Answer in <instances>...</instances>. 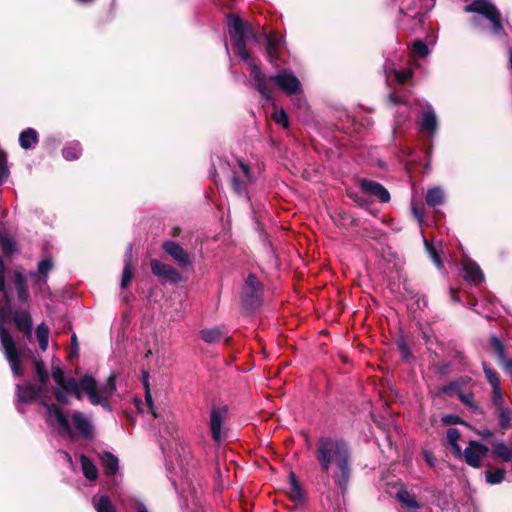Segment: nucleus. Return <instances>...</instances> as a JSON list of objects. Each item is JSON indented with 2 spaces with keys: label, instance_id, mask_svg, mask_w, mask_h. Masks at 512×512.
<instances>
[{
  "label": "nucleus",
  "instance_id": "4468645a",
  "mask_svg": "<svg viewBox=\"0 0 512 512\" xmlns=\"http://www.w3.org/2000/svg\"><path fill=\"white\" fill-rule=\"evenodd\" d=\"M266 43H267V54L269 57V61L277 66V59L279 57V49L284 45L283 37L278 33H272L270 35H265Z\"/></svg>",
  "mask_w": 512,
  "mask_h": 512
},
{
  "label": "nucleus",
  "instance_id": "f03ea898",
  "mask_svg": "<svg viewBox=\"0 0 512 512\" xmlns=\"http://www.w3.org/2000/svg\"><path fill=\"white\" fill-rule=\"evenodd\" d=\"M316 458L321 470L344 490L351 476V452L347 443L341 439L322 437L317 443Z\"/></svg>",
  "mask_w": 512,
  "mask_h": 512
},
{
  "label": "nucleus",
  "instance_id": "e433bc0d",
  "mask_svg": "<svg viewBox=\"0 0 512 512\" xmlns=\"http://www.w3.org/2000/svg\"><path fill=\"white\" fill-rule=\"evenodd\" d=\"M10 171L7 165V155L0 151V185L7 181Z\"/></svg>",
  "mask_w": 512,
  "mask_h": 512
},
{
  "label": "nucleus",
  "instance_id": "b1692460",
  "mask_svg": "<svg viewBox=\"0 0 512 512\" xmlns=\"http://www.w3.org/2000/svg\"><path fill=\"white\" fill-rule=\"evenodd\" d=\"M38 142L37 131L33 128H27L19 136V144L23 149H30Z\"/></svg>",
  "mask_w": 512,
  "mask_h": 512
},
{
  "label": "nucleus",
  "instance_id": "cd10ccee",
  "mask_svg": "<svg viewBox=\"0 0 512 512\" xmlns=\"http://www.w3.org/2000/svg\"><path fill=\"white\" fill-rule=\"evenodd\" d=\"M101 463L107 475H114L118 470V459L109 452H104L101 455Z\"/></svg>",
  "mask_w": 512,
  "mask_h": 512
},
{
  "label": "nucleus",
  "instance_id": "ddd939ff",
  "mask_svg": "<svg viewBox=\"0 0 512 512\" xmlns=\"http://www.w3.org/2000/svg\"><path fill=\"white\" fill-rule=\"evenodd\" d=\"M260 293L261 285L258 279L253 275H249L243 287V302L249 306H252L258 300Z\"/></svg>",
  "mask_w": 512,
  "mask_h": 512
},
{
  "label": "nucleus",
  "instance_id": "f8f14e48",
  "mask_svg": "<svg viewBox=\"0 0 512 512\" xmlns=\"http://www.w3.org/2000/svg\"><path fill=\"white\" fill-rule=\"evenodd\" d=\"M227 411L225 408H212L210 412V431L215 441H221L226 433L222 430V424L225 420Z\"/></svg>",
  "mask_w": 512,
  "mask_h": 512
},
{
  "label": "nucleus",
  "instance_id": "864d4df0",
  "mask_svg": "<svg viewBox=\"0 0 512 512\" xmlns=\"http://www.w3.org/2000/svg\"><path fill=\"white\" fill-rule=\"evenodd\" d=\"M61 454L69 462V464L72 465V458H71V456L68 453H66V452H61Z\"/></svg>",
  "mask_w": 512,
  "mask_h": 512
},
{
  "label": "nucleus",
  "instance_id": "bf43d9fd",
  "mask_svg": "<svg viewBox=\"0 0 512 512\" xmlns=\"http://www.w3.org/2000/svg\"><path fill=\"white\" fill-rule=\"evenodd\" d=\"M509 63H510V67L512 69V51L510 52Z\"/></svg>",
  "mask_w": 512,
  "mask_h": 512
},
{
  "label": "nucleus",
  "instance_id": "1a4fd4ad",
  "mask_svg": "<svg viewBox=\"0 0 512 512\" xmlns=\"http://www.w3.org/2000/svg\"><path fill=\"white\" fill-rule=\"evenodd\" d=\"M279 89L288 95L297 94L301 92L302 85L300 80L290 70H282L270 77Z\"/></svg>",
  "mask_w": 512,
  "mask_h": 512
},
{
  "label": "nucleus",
  "instance_id": "412c9836",
  "mask_svg": "<svg viewBox=\"0 0 512 512\" xmlns=\"http://www.w3.org/2000/svg\"><path fill=\"white\" fill-rule=\"evenodd\" d=\"M132 248L131 246L128 248L126 254H125V258H124V268H123V273H122V278H121V287L122 288H126L132 278H133V270H132Z\"/></svg>",
  "mask_w": 512,
  "mask_h": 512
},
{
  "label": "nucleus",
  "instance_id": "6e6552de",
  "mask_svg": "<svg viewBox=\"0 0 512 512\" xmlns=\"http://www.w3.org/2000/svg\"><path fill=\"white\" fill-rule=\"evenodd\" d=\"M232 188L238 195H246L247 185L254 181L249 166L242 160H236L232 166Z\"/></svg>",
  "mask_w": 512,
  "mask_h": 512
},
{
  "label": "nucleus",
  "instance_id": "72a5a7b5",
  "mask_svg": "<svg viewBox=\"0 0 512 512\" xmlns=\"http://www.w3.org/2000/svg\"><path fill=\"white\" fill-rule=\"evenodd\" d=\"M36 337L41 350L45 351L48 347L49 340V328L45 323L38 325L36 330Z\"/></svg>",
  "mask_w": 512,
  "mask_h": 512
},
{
  "label": "nucleus",
  "instance_id": "a211bd4d",
  "mask_svg": "<svg viewBox=\"0 0 512 512\" xmlns=\"http://www.w3.org/2000/svg\"><path fill=\"white\" fill-rule=\"evenodd\" d=\"M483 370L489 384L492 387L493 400L495 403L499 404L502 400L501 382L499 375L485 363L483 364Z\"/></svg>",
  "mask_w": 512,
  "mask_h": 512
},
{
  "label": "nucleus",
  "instance_id": "423d86ee",
  "mask_svg": "<svg viewBox=\"0 0 512 512\" xmlns=\"http://www.w3.org/2000/svg\"><path fill=\"white\" fill-rule=\"evenodd\" d=\"M34 366L36 377L38 378L41 386L39 388H36L32 384H25L22 386L17 385V397L20 402H32L36 400L38 397H40L42 391L46 390L49 376L47 371L45 370L44 364L42 361L35 359Z\"/></svg>",
  "mask_w": 512,
  "mask_h": 512
},
{
  "label": "nucleus",
  "instance_id": "a19ab883",
  "mask_svg": "<svg viewBox=\"0 0 512 512\" xmlns=\"http://www.w3.org/2000/svg\"><path fill=\"white\" fill-rule=\"evenodd\" d=\"M425 245L428 251V254L432 258L434 264L440 269L442 268L443 264L441 262V259L439 257V254L437 253L436 249L430 245L427 241H425Z\"/></svg>",
  "mask_w": 512,
  "mask_h": 512
},
{
  "label": "nucleus",
  "instance_id": "4d7b16f0",
  "mask_svg": "<svg viewBox=\"0 0 512 512\" xmlns=\"http://www.w3.org/2000/svg\"><path fill=\"white\" fill-rule=\"evenodd\" d=\"M72 343H73L74 347L76 348V346H77V339H76L75 335L72 336Z\"/></svg>",
  "mask_w": 512,
  "mask_h": 512
},
{
  "label": "nucleus",
  "instance_id": "5fc2aeb1",
  "mask_svg": "<svg viewBox=\"0 0 512 512\" xmlns=\"http://www.w3.org/2000/svg\"><path fill=\"white\" fill-rule=\"evenodd\" d=\"M504 369L507 371L512 370V360H509L507 363H505Z\"/></svg>",
  "mask_w": 512,
  "mask_h": 512
},
{
  "label": "nucleus",
  "instance_id": "c9c22d12",
  "mask_svg": "<svg viewBox=\"0 0 512 512\" xmlns=\"http://www.w3.org/2000/svg\"><path fill=\"white\" fill-rule=\"evenodd\" d=\"M14 278H15V283L17 285L18 297L22 302H24L27 300L28 292H27V289L25 286L23 276L20 272H16L14 275Z\"/></svg>",
  "mask_w": 512,
  "mask_h": 512
},
{
  "label": "nucleus",
  "instance_id": "5701e85b",
  "mask_svg": "<svg viewBox=\"0 0 512 512\" xmlns=\"http://www.w3.org/2000/svg\"><path fill=\"white\" fill-rule=\"evenodd\" d=\"M92 504L97 512H117L110 498L106 495H95Z\"/></svg>",
  "mask_w": 512,
  "mask_h": 512
},
{
  "label": "nucleus",
  "instance_id": "9d476101",
  "mask_svg": "<svg viewBox=\"0 0 512 512\" xmlns=\"http://www.w3.org/2000/svg\"><path fill=\"white\" fill-rule=\"evenodd\" d=\"M488 451L489 449L486 445L471 440L464 451H462V458H464L469 466L479 468L483 457L487 455Z\"/></svg>",
  "mask_w": 512,
  "mask_h": 512
},
{
  "label": "nucleus",
  "instance_id": "4c0bfd02",
  "mask_svg": "<svg viewBox=\"0 0 512 512\" xmlns=\"http://www.w3.org/2000/svg\"><path fill=\"white\" fill-rule=\"evenodd\" d=\"M505 478V470L497 469L495 471L486 472V480L490 484L501 483Z\"/></svg>",
  "mask_w": 512,
  "mask_h": 512
},
{
  "label": "nucleus",
  "instance_id": "79ce46f5",
  "mask_svg": "<svg viewBox=\"0 0 512 512\" xmlns=\"http://www.w3.org/2000/svg\"><path fill=\"white\" fill-rule=\"evenodd\" d=\"M0 243L5 253L10 254L13 252L14 242L12 239L0 234Z\"/></svg>",
  "mask_w": 512,
  "mask_h": 512
},
{
  "label": "nucleus",
  "instance_id": "9b49d317",
  "mask_svg": "<svg viewBox=\"0 0 512 512\" xmlns=\"http://www.w3.org/2000/svg\"><path fill=\"white\" fill-rule=\"evenodd\" d=\"M150 266L153 274L161 281L178 283L182 279L181 274L176 269L156 259L151 261Z\"/></svg>",
  "mask_w": 512,
  "mask_h": 512
},
{
  "label": "nucleus",
  "instance_id": "7ed1b4c3",
  "mask_svg": "<svg viewBox=\"0 0 512 512\" xmlns=\"http://www.w3.org/2000/svg\"><path fill=\"white\" fill-rule=\"evenodd\" d=\"M248 25L238 16L231 15L228 18V32L231 38L233 52L248 64L250 75L255 82L256 89L266 100H272V92L267 85V78L259 66L251 59L246 49V36Z\"/></svg>",
  "mask_w": 512,
  "mask_h": 512
},
{
  "label": "nucleus",
  "instance_id": "c85d7f7f",
  "mask_svg": "<svg viewBox=\"0 0 512 512\" xmlns=\"http://www.w3.org/2000/svg\"><path fill=\"white\" fill-rule=\"evenodd\" d=\"M385 73L389 78L393 75L397 82L404 83L408 81L412 77V71L410 69H405L403 71H398L393 65L386 64L385 65Z\"/></svg>",
  "mask_w": 512,
  "mask_h": 512
},
{
  "label": "nucleus",
  "instance_id": "bb28decb",
  "mask_svg": "<svg viewBox=\"0 0 512 512\" xmlns=\"http://www.w3.org/2000/svg\"><path fill=\"white\" fill-rule=\"evenodd\" d=\"M80 462L84 476L90 481H95L98 477V470L93 462L85 455L80 456Z\"/></svg>",
  "mask_w": 512,
  "mask_h": 512
},
{
  "label": "nucleus",
  "instance_id": "6e6d98bb",
  "mask_svg": "<svg viewBox=\"0 0 512 512\" xmlns=\"http://www.w3.org/2000/svg\"><path fill=\"white\" fill-rule=\"evenodd\" d=\"M470 399H471V396H462L461 397V400L466 403V404H470Z\"/></svg>",
  "mask_w": 512,
  "mask_h": 512
},
{
  "label": "nucleus",
  "instance_id": "7c9ffc66",
  "mask_svg": "<svg viewBox=\"0 0 512 512\" xmlns=\"http://www.w3.org/2000/svg\"><path fill=\"white\" fill-rule=\"evenodd\" d=\"M82 153V148L79 142H70L62 150L63 157L68 160H75L79 158Z\"/></svg>",
  "mask_w": 512,
  "mask_h": 512
},
{
  "label": "nucleus",
  "instance_id": "4be33fe9",
  "mask_svg": "<svg viewBox=\"0 0 512 512\" xmlns=\"http://www.w3.org/2000/svg\"><path fill=\"white\" fill-rule=\"evenodd\" d=\"M460 436V432L455 428H449L447 431V443L454 457L459 459L462 458V449L458 444Z\"/></svg>",
  "mask_w": 512,
  "mask_h": 512
},
{
  "label": "nucleus",
  "instance_id": "58836bf2",
  "mask_svg": "<svg viewBox=\"0 0 512 512\" xmlns=\"http://www.w3.org/2000/svg\"><path fill=\"white\" fill-rule=\"evenodd\" d=\"M412 53L416 57L424 58L429 54L428 46L421 40L413 43Z\"/></svg>",
  "mask_w": 512,
  "mask_h": 512
},
{
  "label": "nucleus",
  "instance_id": "f704fd0d",
  "mask_svg": "<svg viewBox=\"0 0 512 512\" xmlns=\"http://www.w3.org/2000/svg\"><path fill=\"white\" fill-rule=\"evenodd\" d=\"M490 344H491L493 351L498 356L499 362L502 364L503 368H505V363H507L509 360L506 359L504 345L495 336L491 337Z\"/></svg>",
  "mask_w": 512,
  "mask_h": 512
},
{
  "label": "nucleus",
  "instance_id": "c03bdc74",
  "mask_svg": "<svg viewBox=\"0 0 512 512\" xmlns=\"http://www.w3.org/2000/svg\"><path fill=\"white\" fill-rule=\"evenodd\" d=\"M0 292H2L5 298H8V292L6 290L5 285V264L2 258L0 257Z\"/></svg>",
  "mask_w": 512,
  "mask_h": 512
},
{
  "label": "nucleus",
  "instance_id": "c756f323",
  "mask_svg": "<svg viewBox=\"0 0 512 512\" xmlns=\"http://www.w3.org/2000/svg\"><path fill=\"white\" fill-rule=\"evenodd\" d=\"M14 321L19 330L27 334L31 333L32 321L28 313L17 312L14 316Z\"/></svg>",
  "mask_w": 512,
  "mask_h": 512
},
{
  "label": "nucleus",
  "instance_id": "39448f33",
  "mask_svg": "<svg viewBox=\"0 0 512 512\" xmlns=\"http://www.w3.org/2000/svg\"><path fill=\"white\" fill-rule=\"evenodd\" d=\"M7 312L0 308V344L3 353L10 365L14 376L19 377L24 373L22 362L26 357V350L18 347L12 335L5 329Z\"/></svg>",
  "mask_w": 512,
  "mask_h": 512
},
{
  "label": "nucleus",
  "instance_id": "dca6fc26",
  "mask_svg": "<svg viewBox=\"0 0 512 512\" xmlns=\"http://www.w3.org/2000/svg\"><path fill=\"white\" fill-rule=\"evenodd\" d=\"M287 494L296 506L302 505L305 501L303 490L294 473H290L287 484Z\"/></svg>",
  "mask_w": 512,
  "mask_h": 512
},
{
  "label": "nucleus",
  "instance_id": "f3484780",
  "mask_svg": "<svg viewBox=\"0 0 512 512\" xmlns=\"http://www.w3.org/2000/svg\"><path fill=\"white\" fill-rule=\"evenodd\" d=\"M360 185H361V189L365 193L376 196L382 202L389 201L390 194H389L388 190L380 183L370 181V180H362Z\"/></svg>",
  "mask_w": 512,
  "mask_h": 512
},
{
  "label": "nucleus",
  "instance_id": "37998d69",
  "mask_svg": "<svg viewBox=\"0 0 512 512\" xmlns=\"http://www.w3.org/2000/svg\"><path fill=\"white\" fill-rule=\"evenodd\" d=\"M292 95L294 96L292 99L293 105L300 110L306 109L307 102H306L305 97L302 94V91L298 92L297 94H292Z\"/></svg>",
  "mask_w": 512,
  "mask_h": 512
},
{
  "label": "nucleus",
  "instance_id": "09e8293b",
  "mask_svg": "<svg viewBox=\"0 0 512 512\" xmlns=\"http://www.w3.org/2000/svg\"><path fill=\"white\" fill-rule=\"evenodd\" d=\"M146 403L149 406L151 412L156 416L155 412L153 411V400L149 391L146 393Z\"/></svg>",
  "mask_w": 512,
  "mask_h": 512
},
{
  "label": "nucleus",
  "instance_id": "603ef678",
  "mask_svg": "<svg viewBox=\"0 0 512 512\" xmlns=\"http://www.w3.org/2000/svg\"><path fill=\"white\" fill-rule=\"evenodd\" d=\"M413 212H414L415 216H416L419 220H421V218H422V212H421L419 209H417L416 207H413Z\"/></svg>",
  "mask_w": 512,
  "mask_h": 512
},
{
  "label": "nucleus",
  "instance_id": "0eeeda50",
  "mask_svg": "<svg viewBox=\"0 0 512 512\" xmlns=\"http://www.w3.org/2000/svg\"><path fill=\"white\" fill-rule=\"evenodd\" d=\"M464 11L468 13H478L485 16L492 23L493 32L496 35H500L503 32L500 12L489 0H475L466 5Z\"/></svg>",
  "mask_w": 512,
  "mask_h": 512
},
{
  "label": "nucleus",
  "instance_id": "2f4dec72",
  "mask_svg": "<svg viewBox=\"0 0 512 512\" xmlns=\"http://www.w3.org/2000/svg\"><path fill=\"white\" fill-rule=\"evenodd\" d=\"M53 263L50 259H43L38 264V272L31 273V276L37 278L38 282H45L48 273L52 270Z\"/></svg>",
  "mask_w": 512,
  "mask_h": 512
},
{
  "label": "nucleus",
  "instance_id": "a18cd8bd",
  "mask_svg": "<svg viewBox=\"0 0 512 512\" xmlns=\"http://www.w3.org/2000/svg\"><path fill=\"white\" fill-rule=\"evenodd\" d=\"M131 502L135 512H149L147 507L138 499H132Z\"/></svg>",
  "mask_w": 512,
  "mask_h": 512
},
{
  "label": "nucleus",
  "instance_id": "6ab92c4d",
  "mask_svg": "<svg viewBox=\"0 0 512 512\" xmlns=\"http://www.w3.org/2000/svg\"><path fill=\"white\" fill-rule=\"evenodd\" d=\"M463 277L474 284H479L484 280V275L480 267L471 260H465L462 265Z\"/></svg>",
  "mask_w": 512,
  "mask_h": 512
},
{
  "label": "nucleus",
  "instance_id": "a878e982",
  "mask_svg": "<svg viewBox=\"0 0 512 512\" xmlns=\"http://www.w3.org/2000/svg\"><path fill=\"white\" fill-rule=\"evenodd\" d=\"M426 203L429 206H437L444 203L445 194L444 191L440 187H432L429 188L425 195Z\"/></svg>",
  "mask_w": 512,
  "mask_h": 512
},
{
  "label": "nucleus",
  "instance_id": "20e7f679",
  "mask_svg": "<svg viewBox=\"0 0 512 512\" xmlns=\"http://www.w3.org/2000/svg\"><path fill=\"white\" fill-rule=\"evenodd\" d=\"M46 408V422L57 429L60 435L66 436L71 440L77 437L90 440L94 437V426L91 419L79 411H74L71 415V422L64 415L63 411L55 404L43 402Z\"/></svg>",
  "mask_w": 512,
  "mask_h": 512
},
{
  "label": "nucleus",
  "instance_id": "aec40b11",
  "mask_svg": "<svg viewBox=\"0 0 512 512\" xmlns=\"http://www.w3.org/2000/svg\"><path fill=\"white\" fill-rule=\"evenodd\" d=\"M420 127L431 136L436 133L438 129V122L436 114L431 107L422 113Z\"/></svg>",
  "mask_w": 512,
  "mask_h": 512
},
{
  "label": "nucleus",
  "instance_id": "ea45409f",
  "mask_svg": "<svg viewBox=\"0 0 512 512\" xmlns=\"http://www.w3.org/2000/svg\"><path fill=\"white\" fill-rule=\"evenodd\" d=\"M272 119L283 128H288L289 126L288 115L283 109L275 110L272 113Z\"/></svg>",
  "mask_w": 512,
  "mask_h": 512
},
{
  "label": "nucleus",
  "instance_id": "13d9d810",
  "mask_svg": "<svg viewBox=\"0 0 512 512\" xmlns=\"http://www.w3.org/2000/svg\"><path fill=\"white\" fill-rule=\"evenodd\" d=\"M78 2H81V3H90L92 2V0H77Z\"/></svg>",
  "mask_w": 512,
  "mask_h": 512
},
{
  "label": "nucleus",
  "instance_id": "2eb2a0df",
  "mask_svg": "<svg viewBox=\"0 0 512 512\" xmlns=\"http://www.w3.org/2000/svg\"><path fill=\"white\" fill-rule=\"evenodd\" d=\"M164 250L179 263V265L186 267L190 265V259L184 249L173 241L165 242L163 245Z\"/></svg>",
  "mask_w": 512,
  "mask_h": 512
},
{
  "label": "nucleus",
  "instance_id": "49530a36",
  "mask_svg": "<svg viewBox=\"0 0 512 512\" xmlns=\"http://www.w3.org/2000/svg\"><path fill=\"white\" fill-rule=\"evenodd\" d=\"M442 422L447 425L456 424L460 422V419L456 415H446L442 418Z\"/></svg>",
  "mask_w": 512,
  "mask_h": 512
},
{
  "label": "nucleus",
  "instance_id": "393cba45",
  "mask_svg": "<svg viewBox=\"0 0 512 512\" xmlns=\"http://www.w3.org/2000/svg\"><path fill=\"white\" fill-rule=\"evenodd\" d=\"M397 500L401 503L402 507L411 511H415L420 507L415 496L407 490H400L397 493Z\"/></svg>",
  "mask_w": 512,
  "mask_h": 512
},
{
  "label": "nucleus",
  "instance_id": "8fccbe9b",
  "mask_svg": "<svg viewBox=\"0 0 512 512\" xmlns=\"http://www.w3.org/2000/svg\"><path fill=\"white\" fill-rule=\"evenodd\" d=\"M389 101L392 102L393 104H399L402 102L401 98L396 94H390Z\"/></svg>",
  "mask_w": 512,
  "mask_h": 512
},
{
  "label": "nucleus",
  "instance_id": "3c124183",
  "mask_svg": "<svg viewBox=\"0 0 512 512\" xmlns=\"http://www.w3.org/2000/svg\"><path fill=\"white\" fill-rule=\"evenodd\" d=\"M425 459L430 466H434V458L430 454L426 453Z\"/></svg>",
  "mask_w": 512,
  "mask_h": 512
},
{
  "label": "nucleus",
  "instance_id": "de8ad7c7",
  "mask_svg": "<svg viewBox=\"0 0 512 512\" xmlns=\"http://www.w3.org/2000/svg\"><path fill=\"white\" fill-rule=\"evenodd\" d=\"M399 350L401 352V355L404 359H408L410 356V351L405 343L399 344Z\"/></svg>",
  "mask_w": 512,
  "mask_h": 512
},
{
  "label": "nucleus",
  "instance_id": "473e14b6",
  "mask_svg": "<svg viewBox=\"0 0 512 512\" xmlns=\"http://www.w3.org/2000/svg\"><path fill=\"white\" fill-rule=\"evenodd\" d=\"M202 339L206 343H216L219 342L223 338L222 331L217 328L204 329L200 332Z\"/></svg>",
  "mask_w": 512,
  "mask_h": 512
},
{
  "label": "nucleus",
  "instance_id": "f257e3e1",
  "mask_svg": "<svg viewBox=\"0 0 512 512\" xmlns=\"http://www.w3.org/2000/svg\"><path fill=\"white\" fill-rule=\"evenodd\" d=\"M52 377L56 383L54 394L58 402L67 404L68 394H73L78 400L86 395L92 405H100L107 411L112 410L109 399L116 391L115 375H110L107 381L99 386L90 375L83 376L79 381L74 378L66 379L62 368L59 365H54Z\"/></svg>",
  "mask_w": 512,
  "mask_h": 512
}]
</instances>
